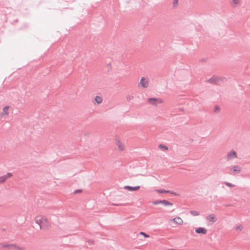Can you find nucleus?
<instances>
[{"instance_id": "1", "label": "nucleus", "mask_w": 250, "mask_h": 250, "mask_svg": "<svg viewBox=\"0 0 250 250\" xmlns=\"http://www.w3.org/2000/svg\"><path fill=\"white\" fill-rule=\"evenodd\" d=\"M35 222L40 226V229H47L50 227V223L44 216H37L35 219Z\"/></svg>"}, {"instance_id": "2", "label": "nucleus", "mask_w": 250, "mask_h": 250, "mask_svg": "<svg viewBox=\"0 0 250 250\" xmlns=\"http://www.w3.org/2000/svg\"><path fill=\"white\" fill-rule=\"evenodd\" d=\"M114 144L117 147V150L119 152H122L126 149V146L123 142L119 136H116L114 138Z\"/></svg>"}, {"instance_id": "3", "label": "nucleus", "mask_w": 250, "mask_h": 250, "mask_svg": "<svg viewBox=\"0 0 250 250\" xmlns=\"http://www.w3.org/2000/svg\"><path fill=\"white\" fill-rule=\"evenodd\" d=\"M169 222L172 227L181 226L184 224L183 219L178 216H176L174 218L169 219Z\"/></svg>"}, {"instance_id": "4", "label": "nucleus", "mask_w": 250, "mask_h": 250, "mask_svg": "<svg viewBox=\"0 0 250 250\" xmlns=\"http://www.w3.org/2000/svg\"><path fill=\"white\" fill-rule=\"evenodd\" d=\"M149 85V79L146 77H142L138 84V86L142 88H147Z\"/></svg>"}, {"instance_id": "5", "label": "nucleus", "mask_w": 250, "mask_h": 250, "mask_svg": "<svg viewBox=\"0 0 250 250\" xmlns=\"http://www.w3.org/2000/svg\"><path fill=\"white\" fill-rule=\"evenodd\" d=\"M147 101L148 104L155 106H157L158 104L164 103L163 100L161 98H149L147 99Z\"/></svg>"}, {"instance_id": "6", "label": "nucleus", "mask_w": 250, "mask_h": 250, "mask_svg": "<svg viewBox=\"0 0 250 250\" xmlns=\"http://www.w3.org/2000/svg\"><path fill=\"white\" fill-rule=\"evenodd\" d=\"M208 225H211L217 221V218L214 214H210L206 217Z\"/></svg>"}, {"instance_id": "7", "label": "nucleus", "mask_w": 250, "mask_h": 250, "mask_svg": "<svg viewBox=\"0 0 250 250\" xmlns=\"http://www.w3.org/2000/svg\"><path fill=\"white\" fill-rule=\"evenodd\" d=\"M12 176V174L10 172L7 173L6 174L0 176V184L4 183L8 178H11Z\"/></svg>"}, {"instance_id": "8", "label": "nucleus", "mask_w": 250, "mask_h": 250, "mask_svg": "<svg viewBox=\"0 0 250 250\" xmlns=\"http://www.w3.org/2000/svg\"><path fill=\"white\" fill-rule=\"evenodd\" d=\"M195 232L198 234L206 235L207 233V229L203 227H198L195 229Z\"/></svg>"}, {"instance_id": "9", "label": "nucleus", "mask_w": 250, "mask_h": 250, "mask_svg": "<svg viewBox=\"0 0 250 250\" xmlns=\"http://www.w3.org/2000/svg\"><path fill=\"white\" fill-rule=\"evenodd\" d=\"M222 80L223 79L221 78L217 77H213L209 79L208 81L211 83L220 84L221 81H222Z\"/></svg>"}, {"instance_id": "10", "label": "nucleus", "mask_w": 250, "mask_h": 250, "mask_svg": "<svg viewBox=\"0 0 250 250\" xmlns=\"http://www.w3.org/2000/svg\"><path fill=\"white\" fill-rule=\"evenodd\" d=\"M230 170L231 174H235L240 172L241 170V168L238 166H234L230 169Z\"/></svg>"}, {"instance_id": "11", "label": "nucleus", "mask_w": 250, "mask_h": 250, "mask_svg": "<svg viewBox=\"0 0 250 250\" xmlns=\"http://www.w3.org/2000/svg\"><path fill=\"white\" fill-rule=\"evenodd\" d=\"M140 188V186H137L135 187H131L129 186H125L124 188L129 191H136L138 190Z\"/></svg>"}, {"instance_id": "12", "label": "nucleus", "mask_w": 250, "mask_h": 250, "mask_svg": "<svg viewBox=\"0 0 250 250\" xmlns=\"http://www.w3.org/2000/svg\"><path fill=\"white\" fill-rule=\"evenodd\" d=\"M10 106L9 105L5 106L3 107L2 112L1 113V116H6L9 115V110Z\"/></svg>"}, {"instance_id": "13", "label": "nucleus", "mask_w": 250, "mask_h": 250, "mask_svg": "<svg viewBox=\"0 0 250 250\" xmlns=\"http://www.w3.org/2000/svg\"><path fill=\"white\" fill-rule=\"evenodd\" d=\"M237 157L236 152L234 150H231L227 155L228 160H230Z\"/></svg>"}, {"instance_id": "14", "label": "nucleus", "mask_w": 250, "mask_h": 250, "mask_svg": "<svg viewBox=\"0 0 250 250\" xmlns=\"http://www.w3.org/2000/svg\"><path fill=\"white\" fill-rule=\"evenodd\" d=\"M103 101V98L101 96H96L94 98V104H101Z\"/></svg>"}, {"instance_id": "15", "label": "nucleus", "mask_w": 250, "mask_h": 250, "mask_svg": "<svg viewBox=\"0 0 250 250\" xmlns=\"http://www.w3.org/2000/svg\"><path fill=\"white\" fill-rule=\"evenodd\" d=\"M161 204L164 205L166 206H172L173 205V204L169 202V201L166 200H161Z\"/></svg>"}, {"instance_id": "16", "label": "nucleus", "mask_w": 250, "mask_h": 250, "mask_svg": "<svg viewBox=\"0 0 250 250\" xmlns=\"http://www.w3.org/2000/svg\"><path fill=\"white\" fill-rule=\"evenodd\" d=\"M241 0H232L231 5L232 7H236L238 4L240 3Z\"/></svg>"}, {"instance_id": "17", "label": "nucleus", "mask_w": 250, "mask_h": 250, "mask_svg": "<svg viewBox=\"0 0 250 250\" xmlns=\"http://www.w3.org/2000/svg\"><path fill=\"white\" fill-rule=\"evenodd\" d=\"M159 147L162 150H168V147L165 145H164L163 144H161L159 146Z\"/></svg>"}, {"instance_id": "18", "label": "nucleus", "mask_w": 250, "mask_h": 250, "mask_svg": "<svg viewBox=\"0 0 250 250\" xmlns=\"http://www.w3.org/2000/svg\"><path fill=\"white\" fill-rule=\"evenodd\" d=\"M190 213L193 216H198L199 215V212L195 210H191L190 211Z\"/></svg>"}, {"instance_id": "19", "label": "nucleus", "mask_w": 250, "mask_h": 250, "mask_svg": "<svg viewBox=\"0 0 250 250\" xmlns=\"http://www.w3.org/2000/svg\"><path fill=\"white\" fill-rule=\"evenodd\" d=\"M244 227L242 225H239L236 227V230L238 231H241L243 230Z\"/></svg>"}, {"instance_id": "20", "label": "nucleus", "mask_w": 250, "mask_h": 250, "mask_svg": "<svg viewBox=\"0 0 250 250\" xmlns=\"http://www.w3.org/2000/svg\"><path fill=\"white\" fill-rule=\"evenodd\" d=\"M139 234L141 235H143V236H144L146 238H148L149 237V235L146 234V233H145L144 232H140L139 233Z\"/></svg>"}, {"instance_id": "21", "label": "nucleus", "mask_w": 250, "mask_h": 250, "mask_svg": "<svg viewBox=\"0 0 250 250\" xmlns=\"http://www.w3.org/2000/svg\"><path fill=\"white\" fill-rule=\"evenodd\" d=\"M153 205H156L161 204V200H156L152 202Z\"/></svg>"}, {"instance_id": "22", "label": "nucleus", "mask_w": 250, "mask_h": 250, "mask_svg": "<svg viewBox=\"0 0 250 250\" xmlns=\"http://www.w3.org/2000/svg\"><path fill=\"white\" fill-rule=\"evenodd\" d=\"M225 184L227 186H228V187H229L232 188V187H234V185H233V184H231V183H229L226 182V183H225Z\"/></svg>"}, {"instance_id": "23", "label": "nucleus", "mask_w": 250, "mask_h": 250, "mask_svg": "<svg viewBox=\"0 0 250 250\" xmlns=\"http://www.w3.org/2000/svg\"><path fill=\"white\" fill-rule=\"evenodd\" d=\"M220 107L218 106H215L214 107V111H215V112H218L220 111Z\"/></svg>"}, {"instance_id": "24", "label": "nucleus", "mask_w": 250, "mask_h": 250, "mask_svg": "<svg viewBox=\"0 0 250 250\" xmlns=\"http://www.w3.org/2000/svg\"><path fill=\"white\" fill-rule=\"evenodd\" d=\"M17 249L19 250H24V248L23 247H18Z\"/></svg>"}, {"instance_id": "25", "label": "nucleus", "mask_w": 250, "mask_h": 250, "mask_svg": "<svg viewBox=\"0 0 250 250\" xmlns=\"http://www.w3.org/2000/svg\"><path fill=\"white\" fill-rule=\"evenodd\" d=\"M15 247V246H14V245H10V246H9V247H10V248H14V247Z\"/></svg>"}, {"instance_id": "26", "label": "nucleus", "mask_w": 250, "mask_h": 250, "mask_svg": "<svg viewBox=\"0 0 250 250\" xmlns=\"http://www.w3.org/2000/svg\"><path fill=\"white\" fill-rule=\"evenodd\" d=\"M169 250H178L176 249H169Z\"/></svg>"}, {"instance_id": "27", "label": "nucleus", "mask_w": 250, "mask_h": 250, "mask_svg": "<svg viewBox=\"0 0 250 250\" xmlns=\"http://www.w3.org/2000/svg\"><path fill=\"white\" fill-rule=\"evenodd\" d=\"M160 192H161V193H163V192H164V191H160Z\"/></svg>"}]
</instances>
